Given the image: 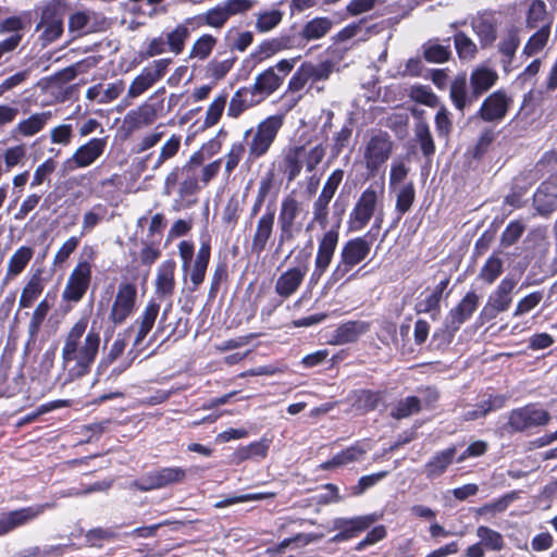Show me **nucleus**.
<instances>
[{"mask_svg":"<svg viewBox=\"0 0 557 557\" xmlns=\"http://www.w3.org/2000/svg\"><path fill=\"white\" fill-rule=\"evenodd\" d=\"M87 327L88 318L83 317L63 336L61 360L64 383L87 375L98 356L100 334L94 327L89 331Z\"/></svg>","mask_w":557,"mask_h":557,"instance_id":"f257e3e1","label":"nucleus"},{"mask_svg":"<svg viewBox=\"0 0 557 557\" xmlns=\"http://www.w3.org/2000/svg\"><path fill=\"white\" fill-rule=\"evenodd\" d=\"M284 121V114L270 115L260 121L255 128H249L244 133L247 158L250 162L264 157L270 151Z\"/></svg>","mask_w":557,"mask_h":557,"instance_id":"f03ea898","label":"nucleus"},{"mask_svg":"<svg viewBox=\"0 0 557 557\" xmlns=\"http://www.w3.org/2000/svg\"><path fill=\"white\" fill-rule=\"evenodd\" d=\"M371 250V243L364 237H357L347 240L339 252V259L334 267L329 284H335L345 280L346 282L355 278L359 271H351L363 260L367 259Z\"/></svg>","mask_w":557,"mask_h":557,"instance_id":"7ed1b4c3","label":"nucleus"},{"mask_svg":"<svg viewBox=\"0 0 557 557\" xmlns=\"http://www.w3.org/2000/svg\"><path fill=\"white\" fill-rule=\"evenodd\" d=\"M383 186L374 184H371L361 193L351 212L349 213L348 224L350 231L358 232L368 225L375 213L379 198L383 195Z\"/></svg>","mask_w":557,"mask_h":557,"instance_id":"20e7f679","label":"nucleus"},{"mask_svg":"<svg viewBox=\"0 0 557 557\" xmlns=\"http://www.w3.org/2000/svg\"><path fill=\"white\" fill-rule=\"evenodd\" d=\"M92 269L90 262L81 260L67 276L62 290V299L70 304L79 302L91 283Z\"/></svg>","mask_w":557,"mask_h":557,"instance_id":"39448f33","label":"nucleus"},{"mask_svg":"<svg viewBox=\"0 0 557 557\" xmlns=\"http://www.w3.org/2000/svg\"><path fill=\"white\" fill-rule=\"evenodd\" d=\"M549 420L548 411L530 404L511 410L505 428L508 432H523L531 428L546 425Z\"/></svg>","mask_w":557,"mask_h":557,"instance_id":"423d86ee","label":"nucleus"},{"mask_svg":"<svg viewBox=\"0 0 557 557\" xmlns=\"http://www.w3.org/2000/svg\"><path fill=\"white\" fill-rule=\"evenodd\" d=\"M393 143L387 133H372L364 144L363 159L366 168L372 174L376 173L392 153Z\"/></svg>","mask_w":557,"mask_h":557,"instance_id":"0eeeda50","label":"nucleus"},{"mask_svg":"<svg viewBox=\"0 0 557 557\" xmlns=\"http://www.w3.org/2000/svg\"><path fill=\"white\" fill-rule=\"evenodd\" d=\"M171 63V59L163 58L154 60L150 65L144 67L129 84L126 98L136 99L145 94L165 75Z\"/></svg>","mask_w":557,"mask_h":557,"instance_id":"6e6552de","label":"nucleus"},{"mask_svg":"<svg viewBox=\"0 0 557 557\" xmlns=\"http://www.w3.org/2000/svg\"><path fill=\"white\" fill-rule=\"evenodd\" d=\"M40 33L39 39L47 46L61 37L63 34V11L59 3L49 2L40 13V21L36 25Z\"/></svg>","mask_w":557,"mask_h":557,"instance_id":"1a4fd4ad","label":"nucleus"},{"mask_svg":"<svg viewBox=\"0 0 557 557\" xmlns=\"http://www.w3.org/2000/svg\"><path fill=\"white\" fill-rule=\"evenodd\" d=\"M137 300V287L133 283H121L114 296L109 320L114 325L123 324L134 312Z\"/></svg>","mask_w":557,"mask_h":557,"instance_id":"9d476101","label":"nucleus"},{"mask_svg":"<svg viewBox=\"0 0 557 557\" xmlns=\"http://www.w3.org/2000/svg\"><path fill=\"white\" fill-rule=\"evenodd\" d=\"M108 146V137L91 138L79 146L74 153L64 161L65 171H75L94 164L103 153Z\"/></svg>","mask_w":557,"mask_h":557,"instance_id":"9b49d317","label":"nucleus"},{"mask_svg":"<svg viewBox=\"0 0 557 557\" xmlns=\"http://www.w3.org/2000/svg\"><path fill=\"white\" fill-rule=\"evenodd\" d=\"M516 285L517 281L512 277L507 276L502 280L481 310L480 318L483 322L496 318L499 312H504L509 308L511 304V293Z\"/></svg>","mask_w":557,"mask_h":557,"instance_id":"f8f14e48","label":"nucleus"},{"mask_svg":"<svg viewBox=\"0 0 557 557\" xmlns=\"http://www.w3.org/2000/svg\"><path fill=\"white\" fill-rule=\"evenodd\" d=\"M186 470L181 467H166L149 472L140 481L134 483L139 491L163 488L173 484H180L186 479Z\"/></svg>","mask_w":557,"mask_h":557,"instance_id":"ddd939ff","label":"nucleus"},{"mask_svg":"<svg viewBox=\"0 0 557 557\" xmlns=\"http://www.w3.org/2000/svg\"><path fill=\"white\" fill-rule=\"evenodd\" d=\"M338 238L339 233L336 228H330L320 238L311 280L318 281L326 272L333 260L338 244Z\"/></svg>","mask_w":557,"mask_h":557,"instance_id":"4468645a","label":"nucleus"},{"mask_svg":"<svg viewBox=\"0 0 557 557\" xmlns=\"http://www.w3.org/2000/svg\"><path fill=\"white\" fill-rule=\"evenodd\" d=\"M380 516L370 513L359 516L351 519L336 518L333 522V528L338 530V533L332 537V542H343L356 536L358 533L367 530L371 524L376 522Z\"/></svg>","mask_w":557,"mask_h":557,"instance_id":"2eb2a0df","label":"nucleus"},{"mask_svg":"<svg viewBox=\"0 0 557 557\" xmlns=\"http://www.w3.org/2000/svg\"><path fill=\"white\" fill-rule=\"evenodd\" d=\"M479 305V296L474 292L468 293L456 308L450 310L446 318L445 327L451 337L460 326L471 317Z\"/></svg>","mask_w":557,"mask_h":557,"instance_id":"dca6fc26","label":"nucleus"},{"mask_svg":"<svg viewBox=\"0 0 557 557\" xmlns=\"http://www.w3.org/2000/svg\"><path fill=\"white\" fill-rule=\"evenodd\" d=\"M275 211L268 209L257 220L251 239L250 250L252 253L260 255L267 247L274 230Z\"/></svg>","mask_w":557,"mask_h":557,"instance_id":"f3484780","label":"nucleus"},{"mask_svg":"<svg viewBox=\"0 0 557 557\" xmlns=\"http://www.w3.org/2000/svg\"><path fill=\"white\" fill-rule=\"evenodd\" d=\"M471 27L480 40L481 48L491 47L497 38L498 22L494 14L482 13L471 20Z\"/></svg>","mask_w":557,"mask_h":557,"instance_id":"a211bd4d","label":"nucleus"},{"mask_svg":"<svg viewBox=\"0 0 557 557\" xmlns=\"http://www.w3.org/2000/svg\"><path fill=\"white\" fill-rule=\"evenodd\" d=\"M508 107L509 98L504 91L497 90L483 101L479 115L486 122L500 121L505 117Z\"/></svg>","mask_w":557,"mask_h":557,"instance_id":"6ab92c4d","label":"nucleus"},{"mask_svg":"<svg viewBox=\"0 0 557 557\" xmlns=\"http://www.w3.org/2000/svg\"><path fill=\"white\" fill-rule=\"evenodd\" d=\"M176 263L173 260L163 261L156 273L154 293L161 299L171 298L174 294Z\"/></svg>","mask_w":557,"mask_h":557,"instance_id":"aec40b11","label":"nucleus"},{"mask_svg":"<svg viewBox=\"0 0 557 557\" xmlns=\"http://www.w3.org/2000/svg\"><path fill=\"white\" fill-rule=\"evenodd\" d=\"M306 274V267H294L286 270L275 282V293L283 298L290 297L300 287Z\"/></svg>","mask_w":557,"mask_h":557,"instance_id":"412c9836","label":"nucleus"},{"mask_svg":"<svg viewBox=\"0 0 557 557\" xmlns=\"http://www.w3.org/2000/svg\"><path fill=\"white\" fill-rule=\"evenodd\" d=\"M211 256V246L208 240L201 243L195 260L190 262V268L187 274L190 276L191 286L189 290L195 292L203 282L206 271Z\"/></svg>","mask_w":557,"mask_h":557,"instance_id":"4be33fe9","label":"nucleus"},{"mask_svg":"<svg viewBox=\"0 0 557 557\" xmlns=\"http://www.w3.org/2000/svg\"><path fill=\"white\" fill-rule=\"evenodd\" d=\"M347 400L350 403L351 411L358 416H363L379 407L383 401V394L370 389H359L352 392Z\"/></svg>","mask_w":557,"mask_h":557,"instance_id":"5701e85b","label":"nucleus"},{"mask_svg":"<svg viewBox=\"0 0 557 557\" xmlns=\"http://www.w3.org/2000/svg\"><path fill=\"white\" fill-rule=\"evenodd\" d=\"M158 116V110L154 104L143 103L134 110L126 113L124 124L129 132H134L154 123Z\"/></svg>","mask_w":557,"mask_h":557,"instance_id":"b1692460","label":"nucleus"},{"mask_svg":"<svg viewBox=\"0 0 557 557\" xmlns=\"http://www.w3.org/2000/svg\"><path fill=\"white\" fill-rule=\"evenodd\" d=\"M370 330V323L366 321H348L341 324L333 333L330 341L333 345H345L356 342Z\"/></svg>","mask_w":557,"mask_h":557,"instance_id":"393cba45","label":"nucleus"},{"mask_svg":"<svg viewBox=\"0 0 557 557\" xmlns=\"http://www.w3.org/2000/svg\"><path fill=\"white\" fill-rule=\"evenodd\" d=\"M498 74L493 69L480 65L473 69L470 75V86L472 96L478 99L481 95L490 90L497 82Z\"/></svg>","mask_w":557,"mask_h":557,"instance_id":"a878e982","label":"nucleus"},{"mask_svg":"<svg viewBox=\"0 0 557 557\" xmlns=\"http://www.w3.org/2000/svg\"><path fill=\"white\" fill-rule=\"evenodd\" d=\"M160 311V305L156 300H150L145 307L141 314L135 321L134 325L137 326V333L134 339V346L141 345L146 336L152 330L154 322Z\"/></svg>","mask_w":557,"mask_h":557,"instance_id":"bb28decb","label":"nucleus"},{"mask_svg":"<svg viewBox=\"0 0 557 557\" xmlns=\"http://www.w3.org/2000/svg\"><path fill=\"white\" fill-rule=\"evenodd\" d=\"M45 285L46 280L42 276V271L38 269L23 287L18 299V307L21 309L30 308L44 292Z\"/></svg>","mask_w":557,"mask_h":557,"instance_id":"cd10ccee","label":"nucleus"},{"mask_svg":"<svg viewBox=\"0 0 557 557\" xmlns=\"http://www.w3.org/2000/svg\"><path fill=\"white\" fill-rule=\"evenodd\" d=\"M520 45V36L517 28H511L499 41L497 49L500 54V63L505 72L510 71V65Z\"/></svg>","mask_w":557,"mask_h":557,"instance_id":"c85d7f7f","label":"nucleus"},{"mask_svg":"<svg viewBox=\"0 0 557 557\" xmlns=\"http://www.w3.org/2000/svg\"><path fill=\"white\" fill-rule=\"evenodd\" d=\"M53 507V503H45L10 511L7 516L9 519L11 530H14L18 527L28 523L29 521L36 519L38 516L44 513L45 510L51 509Z\"/></svg>","mask_w":557,"mask_h":557,"instance_id":"c756f323","label":"nucleus"},{"mask_svg":"<svg viewBox=\"0 0 557 557\" xmlns=\"http://www.w3.org/2000/svg\"><path fill=\"white\" fill-rule=\"evenodd\" d=\"M51 116L52 113L50 111L34 113L27 119L20 121L15 125L13 133L24 137L34 136L46 126Z\"/></svg>","mask_w":557,"mask_h":557,"instance_id":"7c9ffc66","label":"nucleus"},{"mask_svg":"<svg viewBox=\"0 0 557 557\" xmlns=\"http://www.w3.org/2000/svg\"><path fill=\"white\" fill-rule=\"evenodd\" d=\"M456 448L450 447L434 455L424 466V473L429 479L442 475L454 461Z\"/></svg>","mask_w":557,"mask_h":557,"instance_id":"2f4dec72","label":"nucleus"},{"mask_svg":"<svg viewBox=\"0 0 557 557\" xmlns=\"http://www.w3.org/2000/svg\"><path fill=\"white\" fill-rule=\"evenodd\" d=\"M191 18H187L184 22L178 23L165 35L169 51L175 55L181 54L185 49V45L190 36L188 26L191 24Z\"/></svg>","mask_w":557,"mask_h":557,"instance_id":"473e14b6","label":"nucleus"},{"mask_svg":"<svg viewBox=\"0 0 557 557\" xmlns=\"http://www.w3.org/2000/svg\"><path fill=\"white\" fill-rule=\"evenodd\" d=\"M124 90V83L117 81L109 84L106 88L101 84L91 86L86 91V98L99 103H108L115 100Z\"/></svg>","mask_w":557,"mask_h":557,"instance_id":"72a5a7b5","label":"nucleus"},{"mask_svg":"<svg viewBox=\"0 0 557 557\" xmlns=\"http://www.w3.org/2000/svg\"><path fill=\"white\" fill-rule=\"evenodd\" d=\"M34 256V249L28 246H21L10 257L7 265L5 280L18 276L27 267Z\"/></svg>","mask_w":557,"mask_h":557,"instance_id":"f704fd0d","label":"nucleus"},{"mask_svg":"<svg viewBox=\"0 0 557 557\" xmlns=\"http://www.w3.org/2000/svg\"><path fill=\"white\" fill-rule=\"evenodd\" d=\"M302 212V203L299 200H297L294 196L288 195L281 202L278 212V224L301 225V223L298 222L297 219L300 216Z\"/></svg>","mask_w":557,"mask_h":557,"instance_id":"c9c22d12","label":"nucleus"},{"mask_svg":"<svg viewBox=\"0 0 557 557\" xmlns=\"http://www.w3.org/2000/svg\"><path fill=\"white\" fill-rule=\"evenodd\" d=\"M284 76L276 74L274 67H269L255 78L253 85L264 98H268L280 88Z\"/></svg>","mask_w":557,"mask_h":557,"instance_id":"e433bc0d","label":"nucleus"},{"mask_svg":"<svg viewBox=\"0 0 557 557\" xmlns=\"http://www.w3.org/2000/svg\"><path fill=\"white\" fill-rule=\"evenodd\" d=\"M450 99L459 111L472 103L475 99L472 92L468 94L467 78L465 75L457 76L450 85Z\"/></svg>","mask_w":557,"mask_h":557,"instance_id":"4c0bfd02","label":"nucleus"},{"mask_svg":"<svg viewBox=\"0 0 557 557\" xmlns=\"http://www.w3.org/2000/svg\"><path fill=\"white\" fill-rule=\"evenodd\" d=\"M301 153H299L300 169L305 166L307 172H312L322 162L325 157L326 149L322 144L314 145L312 147H306L299 145Z\"/></svg>","mask_w":557,"mask_h":557,"instance_id":"58836bf2","label":"nucleus"},{"mask_svg":"<svg viewBox=\"0 0 557 557\" xmlns=\"http://www.w3.org/2000/svg\"><path fill=\"white\" fill-rule=\"evenodd\" d=\"M422 49L424 59L431 63L446 62L451 54L449 39H447V45L440 44L437 39L429 40L422 46Z\"/></svg>","mask_w":557,"mask_h":557,"instance_id":"ea45409f","label":"nucleus"},{"mask_svg":"<svg viewBox=\"0 0 557 557\" xmlns=\"http://www.w3.org/2000/svg\"><path fill=\"white\" fill-rule=\"evenodd\" d=\"M255 29L264 34L274 29L283 20L284 13L277 9L263 10L255 14Z\"/></svg>","mask_w":557,"mask_h":557,"instance_id":"a19ab883","label":"nucleus"},{"mask_svg":"<svg viewBox=\"0 0 557 557\" xmlns=\"http://www.w3.org/2000/svg\"><path fill=\"white\" fill-rule=\"evenodd\" d=\"M550 36V23L542 25L536 33H534L523 47L522 53L527 57H532L541 52L548 42Z\"/></svg>","mask_w":557,"mask_h":557,"instance_id":"79ce46f5","label":"nucleus"},{"mask_svg":"<svg viewBox=\"0 0 557 557\" xmlns=\"http://www.w3.org/2000/svg\"><path fill=\"white\" fill-rule=\"evenodd\" d=\"M299 153L301 148L297 146L288 147L284 152L282 170L288 182H293L301 173Z\"/></svg>","mask_w":557,"mask_h":557,"instance_id":"37998d69","label":"nucleus"},{"mask_svg":"<svg viewBox=\"0 0 557 557\" xmlns=\"http://www.w3.org/2000/svg\"><path fill=\"white\" fill-rule=\"evenodd\" d=\"M479 542L491 552H500L505 547L503 535L486 525H480L475 530Z\"/></svg>","mask_w":557,"mask_h":557,"instance_id":"c03bdc74","label":"nucleus"},{"mask_svg":"<svg viewBox=\"0 0 557 557\" xmlns=\"http://www.w3.org/2000/svg\"><path fill=\"white\" fill-rule=\"evenodd\" d=\"M216 41V38L210 34H205L200 36L194 41L189 50L188 58L197 59L200 61L208 59L212 50L214 49Z\"/></svg>","mask_w":557,"mask_h":557,"instance_id":"a18cd8bd","label":"nucleus"},{"mask_svg":"<svg viewBox=\"0 0 557 557\" xmlns=\"http://www.w3.org/2000/svg\"><path fill=\"white\" fill-rule=\"evenodd\" d=\"M527 27L528 28H540L545 23H550L552 21L547 15L546 4L542 0H534L530 4V8L527 13Z\"/></svg>","mask_w":557,"mask_h":557,"instance_id":"49530a36","label":"nucleus"},{"mask_svg":"<svg viewBox=\"0 0 557 557\" xmlns=\"http://www.w3.org/2000/svg\"><path fill=\"white\" fill-rule=\"evenodd\" d=\"M332 25V21L327 17H315L305 25L302 37L307 40L320 39L331 30Z\"/></svg>","mask_w":557,"mask_h":557,"instance_id":"de8ad7c7","label":"nucleus"},{"mask_svg":"<svg viewBox=\"0 0 557 557\" xmlns=\"http://www.w3.org/2000/svg\"><path fill=\"white\" fill-rule=\"evenodd\" d=\"M505 401L506 398L504 396L490 397L488 399L482 401L480 405L475 406V408L467 410L463 413V419L471 421L482 418L490 411L502 408L505 405Z\"/></svg>","mask_w":557,"mask_h":557,"instance_id":"09e8293b","label":"nucleus"},{"mask_svg":"<svg viewBox=\"0 0 557 557\" xmlns=\"http://www.w3.org/2000/svg\"><path fill=\"white\" fill-rule=\"evenodd\" d=\"M454 44L458 57L461 60L471 61L478 53L475 42L465 33L458 32L454 35Z\"/></svg>","mask_w":557,"mask_h":557,"instance_id":"8fccbe9b","label":"nucleus"},{"mask_svg":"<svg viewBox=\"0 0 557 557\" xmlns=\"http://www.w3.org/2000/svg\"><path fill=\"white\" fill-rule=\"evenodd\" d=\"M230 18L225 8L222 3L208 10L198 16V22L201 25H207L213 28H222Z\"/></svg>","mask_w":557,"mask_h":557,"instance_id":"3c124183","label":"nucleus"},{"mask_svg":"<svg viewBox=\"0 0 557 557\" xmlns=\"http://www.w3.org/2000/svg\"><path fill=\"white\" fill-rule=\"evenodd\" d=\"M50 309V306L48 304V301L45 299V300H41L35 308V310L33 311L32 313V317H30V320H29V323H28V326H27V332H28V336H29V342H35L36 341V337H37V334L39 333L40 331V327L48 314V311Z\"/></svg>","mask_w":557,"mask_h":557,"instance_id":"603ef678","label":"nucleus"},{"mask_svg":"<svg viewBox=\"0 0 557 557\" xmlns=\"http://www.w3.org/2000/svg\"><path fill=\"white\" fill-rule=\"evenodd\" d=\"M106 214L107 209L100 203L95 205L90 210L86 211L82 220L81 236L90 233L100 222L103 221Z\"/></svg>","mask_w":557,"mask_h":557,"instance_id":"864d4df0","label":"nucleus"},{"mask_svg":"<svg viewBox=\"0 0 557 557\" xmlns=\"http://www.w3.org/2000/svg\"><path fill=\"white\" fill-rule=\"evenodd\" d=\"M420 410V399L416 396H409L398 401V404L392 410L391 416L396 420H400L408 418L413 413H418Z\"/></svg>","mask_w":557,"mask_h":557,"instance_id":"5fc2aeb1","label":"nucleus"},{"mask_svg":"<svg viewBox=\"0 0 557 557\" xmlns=\"http://www.w3.org/2000/svg\"><path fill=\"white\" fill-rule=\"evenodd\" d=\"M312 83L326 81L333 72V63L324 61L318 64L306 62L301 64Z\"/></svg>","mask_w":557,"mask_h":557,"instance_id":"6e6d98bb","label":"nucleus"},{"mask_svg":"<svg viewBox=\"0 0 557 557\" xmlns=\"http://www.w3.org/2000/svg\"><path fill=\"white\" fill-rule=\"evenodd\" d=\"M227 102V95L221 94L213 99L207 109L205 116V125L207 127L214 126L221 119Z\"/></svg>","mask_w":557,"mask_h":557,"instance_id":"4d7b16f0","label":"nucleus"},{"mask_svg":"<svg viewBox=\"0 0 557 557\" xmlns=\"http://www.w3.org/2000/svg\"><path fill=\"white\" fill-rule=\"evenodd\" d=\"M503 272V260L496 256L490 257L482 267L479 277L487 284H493Z\"/></svg>","mask_w":557,"mask_h":557,"instance_id":"13d9d810","label":"nucleus"},{"mask_svg":"<svg viewBox=\"0 0 557 557\" xmlns=\"http://www.w3.org/2000/svg\"><path fill=\"white\" fill-rule=\"evenodd\" d=\"M416 137L420 145L421 151L425 157H430L435 151V145L429 128L424 122H420L416 126Z\"/></svg>","mask_w":557,"mask_h":557,"instance_id":"bf43d9fd","label":"nucleus"},{"mask_svg":"<svg viewBox=\"0 0 557 557\" xmlns=\"http://www.w3.org/2000/svg\"><path fill=\"white\" fill-rule=\"evenodd\" d=\"M331 200L332 199H329L324 196H318L313 202V218L310 224L307 226V230H309L313 223H318L322 228L326 227L329 218V203Z\"/></svg>","mask_w":557,"mask_h":557,"instance_id":"052dcab7","label":"nucleus"},{"mask_svg":"<svg viewBox=\"0 0 557 557\" xmlns=\"http://www.w3.org/2000/svg\"><path fill=\"white\" fill-rule=\"evenodd\" d=\"M416 191L412 183L403 185L397 191L396 210L404 214L408 212L414 201Z\"/></svg>","mask_w":557,"mask_h":557,"instance_id":"680f3d73","label":"nucleus"},{"mask_svg":"<svg viewBox=\"0 0 557 557\" xmlns=\"http://www.w3.org/2000/svg\"><path fill=\"white\" fill-rule=\"evenodd\" d=\"M91 12L77 11L69 17V29L72 33H88L92 30L90 26Z\"/></svg>","mask_w":557,"mask_h":557,"instance_id":"e2e57ef3","label":"nucleus"},{"mask_svg":"<svg viewBox=\"0 0 557 557\" xmlns=\"http://www.w3.org/2000/svg\"><path fill=\"white\" fill-rule=\"evenodd\" d=\"M525 230V225L520 221L510 222L502 233L500 244L504 247H510L518 242Z\"/></svg>","mask_w":557,"mask_h":557,"instance_id":"0e129e2a","label":"nucleus"},{"mask_svg":"<svg viewBox=\"0 0 557 557\" xmlns=\"http://www.w3.org/2000/svg\"><path fill=\"white\" fill-rule=\"evenodd\" d=\"M410 98L418 103L435 108L438 104L437 96L425 86H413L410 89Z\"/></svg>","mask_w":557,"mask_h":557,"instance_id":"69168bd1","label":"nucleus"},{"mask_svg":"<svg viewBox=\"0 0 557 557\" xmlns=\"http://www.w3.org/2000/svg\"><path fill=\"white\" fill-rule=\"evenodd\" d=\"M78 244L79 238L76 236H72L66 239L53 256L52 264L54 267H62L70 256L76 250Z\"/></svg>","mask_w":557,"mask_h":557,"instance_id":"338daca9","label":"nucleus"},{"mask_svg":"<svg viewBox=\"0 0 557 557\" xmlns=\"http://www.w3.org/2000/svg\"><path fill=\"white\" fill-rule=\"evenodd\" d=\"M235 58L224 60L213 59L208 63L207 70L211 77L219 81L222 79L233 67Z\"/></svg>","mask_w":557,"mask_h":557,"instance_id":"774afa93","label":"nucleus"}]
</instances>
